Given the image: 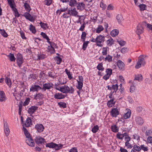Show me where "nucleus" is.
<instances>
[{"label": "nucleus", "instance_id": "nucleus-1", "mask_svg": "<svg viewBox=\"0 0 152 152\" xmlns=\"http://www.w3.org/2000/svg\"><path fill=\"white\" fill-rule=\"evenodd\" d=\"M60 7L61 6H60ZM62 12H64L61 16L63 18L67 19L71 16L77 17L78 12L75 7H70L68 8L67 7H61L56 12L57 14L59 15Z\"/></svg>", "mask_w": 152, "mask_h": 152}, {"label": "nucleus", "instance_id": "nucleus-2", "mask_svg": "<svg viewBox=\"0 0 152 152\" xmlns=\"http://www.w3.org/2000/svg\"><path fill=\"white\" fill-rule=\"evenodd\" d=\"M23 130L24 134L26 136V142L29 146L33 147L34 146V142L32 138L31 137L30 134L27 129L23 126Z\"/></svg>", "mask_w": 152, "mask_h": 152}, {"label": "nucleus", "instance_id": "nucleus-3", "mask_svg": "<svg viewBox=\"0 0 152 152\" xmlns=\"http://www.w3.org/2000/svg\"><path fill=\"white\" fill-rule=\"evenodd\" d=\"M60 91L64 94H73L74 89L72 86L69 87L68 86L65 85L64 86L60 87Z\"/></svg>", "mask_w": 152, "mask_h": 152}, {"label": "nucleus", "instance_id": "nucleus-4", "mask_svg": "<svg viewBox=\"0 0 152 152\" xmlns=\"http://www.w3.org/2000/svg\"><path fill=\"white\" fill-rule=\"evenodd\" d=\"M105 37L99 34L96 37V45L99 47H102L103 46L102 44L105 41Z\"/></svg>", "mask_w": 152, "mask_h": 152}, {"label": "nucleus", "instance_id": "nucleus-5", "mask_svg": "<svg viewBox=\"0 0 152 152\" xmlns=\"http://www.w3.org/2000/svg\"><path fill=\"white\" fill-rule=\"evenodd\" d=\"M77 85L76 86L77 88L81 90L83 87V78L82 76H79L78 79L77 80Z\"/></svg>", "mask_w": 152, "mask_h": 152}, {"label": "nucleus", "instance_id": "nucleus-6", "mask_svg": "<svg viewBox=\"0 0 152 152\" xmlns=\"http://www.w3.org/2000/svg\"><path fill=\"white\" fill-rule=\"evenodd\" d=\"M23 56L20 53H18L16 57V62L19 67H20L23 63Z\"/></svg>", "mask_w": 152, "mask_h": 152}, {"label": "nucleus", "instance_id": "nucleus-7", "mask_svg": "<svg viewBox=\"0 0 152 152\" xmlns=\"http://www.w3.org/2000/svg\"><path fill=\"white\" fill-rule=\"evenodd\" d=\"M119 114V109L117 107L113 108L110 111V115L112 117H116Z\"/></svg>", "mask_w": 152, "mask_h": 152}, {"label": "nucleus", "instance_id": "nucleus-8", "mask_svg": "<svg viewBox=\"0 0 152 152\" xmlns=\"http://www.w3.org/2000/svg\"><path fill=\"white\" fill-rule=\"evenodd\" d=\"M4 130L6 136H8L10 134V130L9 127V126L7 121H4Z\"/></svg>", "mask_w": 152, "mask_h": 152}, {"label": "nucleus", "instance_id": "nucleus-9", "mask_svg": "<svg viewBox=\"0 0 152 152\" xmlns=\"http://www.w3.org/2000/svg\"><path fill=\"white\" fill-rule=\"evenodd\" d=\"M145 64V61L144 58H141L138 59L137 64L135 66L136 69H138L141 66L144 65Z\"/></svg>", "mask_w": 152, "mask_h": 152}, {"label": "nucleus", "instance_id": "nucleus-10", "mask_svg": "<svg viewBox=\"0 0 152 152\" xmlns=\"http://www.w3.org/2000/svg\"><path fill=\"white\" fill-rule=\"evenodd\" d=\"M53 84L51 83H48L44 84L43 85V87L42 89H44V91L46 90H49L51 88H53Z\"/></svg>", "mask_w": 152, "mask_h": 152}, {"label": "nucleus", "instance_id": "nucleus-11", "mask_svg": "<svg viewBox=\"0 0 152 152\" xmlns=\"http://www.w3.org/2000/svg\"><path fill=\"white\" fill-rule=\"evenodd\" d=\"M135 120L137 124L141 126L142 125L144 122L143 119L140 116L136 117L135 118Z\"/></svg>", "mask_w": 152, "mask_h": 152}, {"label": "nucleus", "instance_id": "nucleus-12", "mask_svg": "<svg viewBox=\"0 0 152 152\" xmlns=\"http://www.w3.org/2000/svg\"><path fill=\"white\" fill-rule=\"evenodd\" d=\"M66 96V95L63 94L61 93H57L54 94V98L57 99H63Z\"/></svg>", "mask_w": 152, "mask_h": 152}, {"label": "nucleus", "instance_id": "nucleus-13", "mask_svg": "<svg viewBox=\"0 0 152 152\" xmlns=\"http://www.w3.org/2000/svg\"><path fill=\"white\" fill-rule=\"evenodd\" d=\"M117 65L119 69L121 71L125 69V64L124 62L120 60H119L117 62Z\"/></svg>", "mask_w": 152, "mask_h": 152}, {"label": "nucleus", "instance_id": "nucleus-14", "mask_svg": "<svg viewBox=\"0 0 152 152\" xmlns=\"http://www.w3.org/2000/svg\"><path fill=\"white\" fill-rule=\"evenodd\" d=\"M36 143L37 144H42L45 142V139L40 136L36 137L35 139Z\"/></svg>", "mask_w": 152, "mask_h": 152}, {"label": "nucleus", "instance_id": "nucleus-15", "mask_svg": "<svg viewBox=\"0 0 152 152\" xmlns=\"http://www.w3.org/2000/svg\"><path fill=\"white\" fill-rule=\"evenodd\" d=\"M143 28L141 24H138L137 27V30L136 31V34L140 35L143 32Z\"/></svg>", "mask_w": 152, "mask_h": 152}, {"label": "nucleus", "instance_id": "nucleus-16", "mask_svg": "<svg viewBox=\"0 0 152 152\" xmlns=\"http://www.w3.org/2000/svg\"><path fill=\"white\" fill-rule=\"evenodd\" d=\"M35 128L37 131L39 133L42 132L44 129V126L41 124H37L35 125Z\"/></svg>", "mask_w": 152, "mask_h": 152}, {"label": "nucleus", "instance_id": "nucleus-17", "mask_svg": "<svg viewBox=\"0 0 152 152\" xmlns=\"http://www.w3.org/2000/svg\"><path fill=\"white\" fill-rule=\"evenodd\" d=\"M76 7L78 10L82 11L85 9V4L83 2L77 3Z\"/></svg>", "mask_w": 152, "mask_h": 152}, {"label": "nucleus", "instance_id": "nucleus-18", "mask_svg": "<svg viewBox=\"0 0 152 152\" xmlns=\"http://www.w3.org/2000/svg\"><path fill=\"white\" fill-rule=\"evenodd\" d=\"M23 16L31 22L33 21L34 20L33 17L28 12H25L23 14Z\"/></svg>", "mask_w": 152, "mask_h": 152}, {"label": "nucleus", "instance_id": "nucleus-19", "mask_svg": "<svg viewBox=\"0 0 152 152\" xmlns=\"http://www.w3.org/2000/svg\"><path fill=\"white\" fill-rule=\"evenodd\" d=\"M41 89H42V88L39 86L34 85L31 87L30 89V91L33 92L37 91Z\"/></svg>", "mask_w": 152, "mask_h": 152}, {"label": "nucleus", "instance_id": "nucleus-20", "mask_svg": "<svg viewBox=\"0 0 152 152\" xmlns=\"http://www.w3.org/2000/svg\"><path fill=\"white\" fill-rule=\"evenodd\" d=\"M38 109V107L35 106H32L28 109V113L31 115L33 114L34 112Z\"/></svg>", "mask_w": 152, "mask_h": 152}, {"label": "nucleus", "instance_id": "nucleus-21", "mask_svg": "<svg viewBox=\"0 0 152 152\" xmlns=\"http://www.w3.org/2000/svg\"><path fill=\"white\" fill-rule=\"evenodd\" d=\"M126 113L124 114L123 118L125 119H127L129 118L131 115V110L129 109H127L126 111Z\"/></svg>", "mask_w": 152, "mask_h": 152}, {"label": "nucleus", "instance_id": "nucleus-22", "mask_svg": "<svg viewBox=\"0 0 152 152\" xmlns=\"http://www.w3.org/2000/svg\"><path fill=\"white\" fill-rule=\"evenodd\" d=\"M32 124V122L31 119L29 118H27L26 121L25 122L24 124L23 125V126L25 127H29Z\"/></svg>", "mask_w": 152, "mask_h": 152}, {"label": "nucleus", "instance_id": "nucleus-23", "mask_svg": "<svg viewBox=\"0 0 152 152\" xmlns=\"http://www.w3.org/2000/svg\"><path fill=\"white\" fill-rule=\"evenodd\" d=\"M7 99V98L4 92L2 91H0V101L5 102Z\"/></svg>", "mask_w": 152, "mask_h": 152}, {"label": "nucleus", "instance_id": "nucleus-24", "mask_svg": "<svg viewBox=\"0 0 152 152\" xmlns=\"http://www.w3.org/2000/svg\"><path fill=\"white\" fill-rule=\"evenodd\" d=\"M114 99H112L107 102V104L108 107H112L115 105V102L114 101Z\"/></svg>", "mask_w": 152, "mask_h": 152}, {"label": "nucleus", "instance_id": "nucleus-25", "mask_svg": "<svg viewBox=\"0 0 152 152\" xmlns=\"http://www.w3.org/2000/svg\"><path fill=\"white\" fill-rule=\"evenodd\" d=\"M6 56L9 58L10 61H15L16 59L13 54L10 53L9 55H6Z\"/></svg>", "mask_w": 152, "mask_h": 152}, {"label": "nucleus", "instance_id": "nucleus-26", "mask_svg": "<svg viewBox=\"0 0 152 152\" xmlns=\"http://www.w3.org/2000/svg\"><path fill=\"white\" fill-rule=\"evenodd\" d=\"M10 7L12 8L15 7V4L13 0H7Z\"/></svg>", "mask_w": 152, "mask_h": 152}, {"label": "nucleus", "instance_id": "nucleus-27", "mask_svg": "<svg viewBox=\"0 0 152 152\" xmlns=\"http://www.w3.org/2000/svg\"><path fill=\"white\" fill-rule=\"evenodd\" d=\"M142 75L140 74H138L135 75L134 80H137L138 81H140L142 80Z\"/></svg>", "mask_w": 152, "mask_h": 152}, {"label": "nucleus", "instance_id": "nucleus-28", "mask_svg": "<svg viewBox=\"0 0 152 152\" xmlns=\"http://www.w3.org/2000/svg\"><path fill=\"white\" fill-rule=\"evenodd\" d=\"M119 31L117 29H115L113 30L110 32V34L113 37H115L118 34Z\"/></svg>", "mask_w": 152, "mask_h": 152}, {"label": "nucleus", "instance_id": "nucleus-29", "mask_svg": "<svg viewBox=\"0 0 152 152\" xmlns=\"http://www.w3.org/2000/svg\"><path fill=\"white\" fill-rule=\"evenodd\" d=\"M69 5L71 7H74L77 4V1L76 0H70L69 1Z\"/></svg>", "mask_w": 152, "mask_h": 152}, {"label": "nucleus", "instance_id": "nucleus-30", "mask_svg": "<svg viewBox=\"0 0 152 152\" xmlns=\"http://www.w3.org/2000/svg\"><path fill=\"white\" fill-rule=\"evenodd\" d=\"M44 96L43 94L40 93H37L36 95L34 96V99H42Z\"/></svg>", "mask_w": 152, "mask_h": 152}, {"label": "nucleus", "instance_id": "nucleus-31", "mask_svg": "<svg viewBox=\"0 0 152 152\" xmlns=\"http://www.w3.org/2000/svg\"><path fill=\"white\" fill-rule=\"evenodd\" d=\"M107 45L109 46H110L114 43V41L112 38L109 39L106 41Z\"/></svg>", "mask_w": 152, "mask_h": 152}, {"label": "nucleus", "instance_id": "nucleus-32", "mask_svg": "<svg viewBox=\"0 0 152 152\" xmlns=\"http://www.w3.org/2000/svg\"><path fill=\"white\" fill-rule=\"evenodd\" d=\"M39 24L41 28L44 30H46L48 28V24L46 23H44L41 21Z\"/></svg>", "mask_w": 152, "mask_h": 152}, {"label": "nucleus", "instance_id": "nucleus-33", "mask_svg": "<svg viewBox=\"0 0 152 152\" xmlns=\"http://www.w3.org/2000/svg\"><path fill=\"white\" fill-rule=\"evenodd\" d=\"M112 56L109 55H108L106 56L104 59L105 61H108L109 62H111L112 61Z\"/></svg>", "mask_w": 152, "mask_h": 152}, {"label": "nucleus", "instance_id": "nucleus-34", "mask_svg": "<svg viewBox=\"0 0 152 152\" xmlns=\"http://www.w3.org/2000/svg\"><path fill=\"white\" fill-rule=\"evenodd\" d=\"M109 50V48L107 47H103L102 48V54L103 56L106 55L107 54V52Z\"/></svg>", "mask_w": 152, "mask_h": 152}, {"label": "nucleus", "instance_id": "nucleus-35", "mask_svg": "<svg viewBox=\"0 0 152 152\" xmlns=\"http://www.w3.org/2000/svg\"><path fill=\"white\" fill-rule=\"evenodd\" d=\"M112 131L114 132H118V129L116 125H113L111 126Z\"/></svg>", "mask_w": 152, "mask_h": 152}, {"label": "nucleus", "instance_id": "nucleus-36", "mask_svg": "<svg viewBox=\"0 0 152 152\" xmlns=\"http://www.w3.org/2000/svg\"><path fill=\"white\" fill-rule=\"evenodd\" d=\"M47 50L48 52H49L51 54L55 53V51L54 49L50 46H48Z\"/></svg>", "mask_w": 152, "mask_h": 152}, {"label": "nucleus", "instance_id": "nucleus-37", "mask_svg": "<svg viewBox=\"0 0 152 152\" xmlns=\"http://www.w3.org/2000/svg\"><path fill=\"white\" fill-rule=\"evenodd\" d=\"M63 145L61 144H56L55 143V147L54 148L56 150H58L62 148Z\"/></svg>", "mask_w": 152, "mask_h": 152}, {"label": "nucleus", "instance_id": "nucleus-38", "mask_svg": "<svg viewBox=\"0 0 152 152\" xmlns=\"http://www.w3.org/2000/svg\"><path fill=\"white\" fill-rule=\"evenodd\" d=\"M104 29V28L102 26L99 25L96 29V33H99Z\"/></svg>", "mask_w": 152, "mask_h": 152}, {"label": "nucleus", "instance_id": "nucleus-39", "mask_svg": "<svg viewBox=\"0 0 152 152\" xmlns=\"http://www.w3.org/2000/svg\"><path fill=\"white\" fill-rule=\"evenodd\" d=\"M58 105L60 107L62 108H65L66 107V104L64 102H60L58 103Z\"/></svg>", "mask_w": 152, "mask_h": 152}, {"label": "nucleus", "instance_id": "nucleus-40", "mask_svg": "<svg viewBox=\"0 0 152 152\" xmlns=\"http://www.w3.org/2000/svg\"><path fill=\"white\" fill-rule=\"evenodd\" d=\"M55 143L53 142L48 143L46 144V147L50 148H54L55 147Z\"/></svg>", "mask_w": 152, "mask_h": 152}, {"label": "nucleus", "instance_id": "nucleus-41", "mask_svg": "<svg viewBox=\"0 0 152 152\" xmlns=\"http://www.w3.org/2000/svg\"><path fill=\"white\" fill-rule=\"evenodd\" d=\"M5 82L6 84L10 87L11 85V82L10 78L6 77L5 78Z\"/></svg>", "mask_w": 152, "mask_h": 152}, {"label": "nucleus", "instance_id": "nucleus-42", "mask_svg": "<svg viewBox=\"0 0 152 152\" xmlns=\"http://www.w3.org/2000/svg\"><path fill=\"white\" fill-rule=\"evenodd\" d=\"M96 68L99 71H103L104 69L103 66V64L102 63H99L97 66Z\"/></svg>", "mask_w": 152, "mask_h": 152}, {"label": "nucleus", "instance_id": "nucleus-43", "mask_svg": "<svg viewBox=\"0 0 152 152\" xmlns=\"http://www.w3.org/2000/svg\"><path fill=\"white\" fill-rule=\"evenodd\" d=\"M12 10L15 13V17H19L20 16V15L17 9L15 7H14L12 9Z\"/></svg>", "mask_w": 152, "mask_h": 152}, {"label": "nucleus", "instance_id": "nucleus-44", "mask_svg": "<svg viewBox=\"0 0 152 152\" xmlns=\"http://www.w3.org/2000/svg\"><path fill=\"white\" fill-rule=\"evenodd\" d=\"M29 29L32 33L34 34H35L36 32L35 27L31 24L30 25Z\"/></svg>", "mask_w": 152, "mask_h": 152}, {"label": "nucleus", "instance_id": "nucleus-45", "mask_svg": "<svg viewBox=\"0 0 152 152\" xmlns=\"http://www.w3.org/2000/svg\"><path fill=\"white\" fill-rule=\"evenodd\" d=\"M116 18L118 23L119 24L120 23L123 19V17L122 15L121 14H118L117 15L116 17Z\"/></svg>", "mask_w": 152, "mask_h": 152}, {"label": "nucleus", "instance_id": "nucleus-46", "mask_svg": "<svg viewBox=\"0 0 152 152\" xmlns=\"http://www.w3.org/2000/svg\"><path fill=\"white\" fill-rule=\"evenodd\" d=\"M49 44L50 45V46L52 47L54 49H58V47L57 45L53 42H50V41H49L48 42Z\"/></svg>", "mask_w": 152, "mask_h": 152}, {"label": "nucleus", "instance_id": "nucleus-47", "mask_svg": "<svg viewBox=\"0 0 152 152\" xmlns=\"http://www.w3.org/2000/svg\"><path fill=\"white\" fill-rule=\"evenodd\" d=\"M83 45L82 49L84 50H86V48L87 47L88 44L89 43V42L88 41H83Z\"/></svg>", "mask_w": 152, "mask_h": 152}, {"label": "nucleus", "instance_id": "nucleus-48", "mask_svg": "<svg viewBox=\"0 0 152 152\" xmlns=\"http://www.w3.org/2000/svg\"><path fill=\"white\" fill-rule=\"evenodd\" d=\"M118 86L117 84L115 85H113L112 86V90H113V92L116 93V92L118 89Z\"/></svg>", "mask_w": 152, "mask_h": 152}, {"label": "nucleus", "instance_id": "nucleus-49", "mask_svg": "<svg viewBox=\"0 0 152 152\" xmlns=\"http://www.w3.org/2000/svg\"><path fill=\"white\" fill-rule=\"evenodd\" d=\"M0 33L1 35L4 37H7L8 36L7 34L5 31L4 30L0 29Z\"/></svg>", "mask_w": 152, "mask_h": 152}, {"label": "nucleus", "instance_id": "nucleus-50", "mask_svg": "<svg viewBox=\"0 0 152 152\" xmlns=\"http://www.w3.org/2000/svg\"><path fill=\"white\" fill-rule=\"evenodd\" d=\"M40 34L43 38L47 39V42H49L50 40V39L45 33L42 32Z\"/></svg>", "mask_w": 152, "mask_h": 152}, {"label": "nucleus", "instance_id": "nucleus-51", "mask_svg": "<svg viewBox=\"0 0 152 152\" xmlns=\"http://www.w3.org/2000/svg\"><path fill=\"white\" fill-rule=\"evenodd\" d=\"M116 137L117 139L122 140L124 138L123 134H121L120 132H118L116 134Z\"/></svg>", "mask_w": 152, "mask_h": 152}, {"label": "nucleus", "instance_id": "nucleus-52", "mask_svg": "<svg viewBox=\"0 0 152 152\" xmlns=\"http://www.w3.org/2000/svg\"><path fill=\"white\" fill-rule=\"evenodd\" d=\"M65 72H66V74L68 76V77L69 80H71L72 78V74L71 73V72L70 71H69L67 69H66L65 70Z\"/></svg>", "mask_w": 152, "mask_h": 152}, {"label": "nucleus", "instance_id": "nucleus-53", "mask_svg": "<svg viewBox=\"0 0 152 152\" xmlns=\"http://www.w3.org/2000/svg\"><path fill=\"white\" fill-rule=\"evenodd\" d=\"M99 129V126L97 125L94 126L91 129V131L93 133H96Z\"/></svg>", "mask_w": 152, "mask_h": 152}, {"label": "nucleus", "instance_id": "nucleus-54", "mask_svg": "<svg viewBox=\"0 0 152 152\" xmlns=\"http://www.w3.org/2000/svg\"><path fill=\"white\" fill-rule=\"evenodd\" d=\"M112 69L110 68H107L106 69V74L109 75L110 76L112 74Z\"/></svg>", "mask_w": 152, "mask_h": 152}, {"label": "nucleus", "instance_id": "nucleus-55", "mask_svg": "<svg viewBox=\"0 0 152 152\" xmlns=\"http://www.w3.org/2000/svg\"><path fill=\"white\" fill-rule=\"evenodd\" d=\"M140 8V10L141 11H144L145 10V8L146 7V5L144 4H140L138 5Z\"/></svg>", "mask_w": 152, "mask_h": 152}, {"label": "nucleus", "instance_id": "nucleus-56", "mask_svg": "<svg viewBox=\"0 0 152 152\" xmlns=\"http://www.w3.org/2000/svg\"><path fill=\"white\" fill-rule=\"evenodd\" d=\"M86 34L85 32H83L81 35V37L82 41H85L86 37Z\"/></svg>", "mask_w": 152, "mask_h": 152}, {"label": "nucleus", "instance_id": "nucleus-57", "mask_svg": "<svg viewBox=\"0 0 152 152\" xmlns=\"http://www.w3.org/2000/svg\"><path fill=\"white\" fill-rule=\"evenodd\" d=\"M24 7L26 11L29 12L31 10V9L30 6L27 3H24Z\"/></svg>", "mask_w": 152, "mask_h": 152}, {"label": "nucleus", "instance_id": "nucleus-58", "mask_svg": "<svg viewBox=\"0 0 152 152\" xmlns=\"http://www.w3.org/2000/svg\"><path fill=\"white\" fill-rule=\"evenodd\" d=\"M30 99L29 98H27L23 103V105L24 106L28 105L30 102Z\"/></svg>", "mask_w": 152, "mask_h": 152}, {"label": "nucleus", "instance_id": "nucleus-59", "mask_svg": "<svg viewBox=\"0 0 152 152\" xmlns=\"http://www.w3.org/2000/svg\"><path fill=\"white\" fill-rule=\"evenodd\" d=\"M152 133V131L151 129L147 130L145 133V135L146 136H150L151 135Z\"/></svg>", "mask_w": 152, "mask_h": 152}, {"label": "nucleus", "instance_id": "nucleus-60", "mask_svg": "<svg viewBox=\"0 0 152 152\" xmlns=\"http://www.w3.org/2000/svg\"><path fill=\"white\" fill-rule=\"evenodd\" d=\"M133 148L136 151H140L141 150V147L137 146V145H134L133 146Z\"/></svg>", "mask_w": 152, "mask_h": 152}, {"label": "nucleus", "instance_id": "nucleus-61", "mask_svg": "<svg viewBox=\"0 0 152 152\" xmlns=\"http://www.w3.org/2000/svg\"><path fill=\"white\" fill-rule=\"evenodd\" d=\"M125 146H126L127 148L131 149L133 147L132 145L129 142H125Z\"/></svg>", "mask_w": 152, "mask_h": 152}, {"label": "nucleus", "instance_id": "nucleus-62", "mask_svg": "<svg viewBox=\"0 0 152 152\" xmlns=\"http://www.w3.org/2000/svg\"><path fill=\"white\" fill-rule=\"evenodd\" d=\"M52 0H45L44 1V4L47 6L50 5L52 3Z\"/></svg>", "mask_w": 152, "mask_h": 152}, {"label": "nucleus", "instance_id": "nucleus-63", "mask_svg": "<svg viewBox=\"0 0 152 152\" xmlns=\"http://www.w3.org/2000/svg\"><path fill=\"white\" fill-rule=\"evenodd\" d=\"M48 76L54 79L55 77V74L53 72H49L48 73Z\"/></svg>", "mask_w": 152, "mask_h": 152}, {"label": "nucleus", "instance_id": "nucleus-64", "mask_svg": "<svg viewBox=\"0 0 152 152\" xmlns=\"http://www.w3.org/2000/svg\"><path fill=\"white\" fill-rule=\"evenodd\" d=\"M77 148L75 147L72 148L70 149L69 150V152H77Z\"/></svg>", "mask_w": 152, "mask_h": 152}]
</instances>
